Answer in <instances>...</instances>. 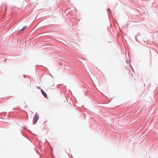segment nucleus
<instances>
[{"label": "nucleus", "mask_w": 158, "mask_h": 158, "mask_svg": "<svg viewBox=\"0 0 158 158\" xmlns=\"http://www.w3.org/2000/svg\"><path fill=\"white\" fill-rule=\"evenodd\" d=\"M39 118V115L36 114L33 119V124H35Z\"/></svg>", "instance_id": "obj_1"}, {"label": "nucleus", "mask_w": 158, "mask_h": 158, "mask_svg": "<svg viewBox=\"0 0 158 158\" xmlns=\"http://www.w3.org/2000/svg\"><path fill=\"white\" fill-rule=\"evenodd\" d=\"M41 92L43 95L44 96V97L46 98H47V96L46 93L44 92L42 89H41Z\"/></svg>", "instance_id": "obj_2"}, {"label": "nucleus", "mask_w": 158, "mask_h": 158, "mask_svg": "<svg viewBox=\"0 0 158 158\" xmlns=\"http://www.w3.org/2000/svg\"><path fill=\"white\" fill-rule=\"evenodd\" d=\"M27 26H25L20 31H23L25 29L27 28Z\"/></svg>", "instance_id": "obj_3"}]
</instances>
